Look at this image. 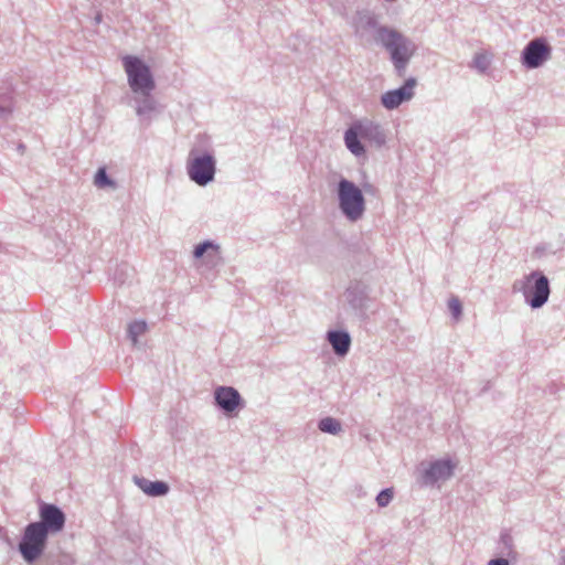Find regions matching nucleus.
I'll return each mask as SVG.
<instances>
[{
    "label": "nucleus",
    "instance_id": "1",
    "mask_svg": "<svg viewBox=\"0 0 565 565\" xmlns=\"http://www.w3.org/2000/svg\"><path fill=\"white\" fill-rule=\"evenodd\" d=\"M355 34L364 36L372 33L374 41L390 54L396 74L405 75L407 66L416 52L415 43L399 31L381 25L376 15L370 11H359L353 19Z\"/></svg>",
    "mask_w": 565,
    "mask_h": 565
},
{
    "label": "nucleus",
    "instance_id": "2",
    "mask_svg": "<svg viewBox=\"0 0 565 565\" xmlns=\"http://www.w3.org/2000/svg\"><path fill=\"white\" fill-rule=\"evenodd\" d=\"M386 131L381 124L367 118L353 121L344 132V143L355 157L364 156L366 150L361 140L370 146L382 148L386 142Z\"/></svg>",
    "mask_w": 565,
    "mask_h": 565
},
{
    "label": "nucleus",
    "instance_id": "3",
    "mask_svg": "<svg viewBox=\"0 0 565 565\" xmlns=\"http://www.w3.org/2000/svg\"><path fill=\"white\" fill-rule=\"evenodd\" d=\"M512 291L522 294L525 303L532 309H540L548 301L550 280L542 271L533 270L521 279H516L512 285Z\"/></svg>",
    "mask_w": 565,
    "mask_h": 565
},
{
    "label": "nucleus",
    "instance_id": "4",
    "mask_svg": "<svg viewBox=\"0 0 565 565\" xmlns=\"http://www.w3.org/2000/svg\"><path fill=\"white\" fill-rule=\"evenodd\" d=\"M337 196L341 213L350 222H358L365 212V199L361 189L352 181L341 178L337 185Z\"/></svg>",
    "mask_w": 565,
    "mask_h": 565
},
{
    "label": "nucleus",
    "instance_id": "5",
    "mask_svg": "<svg viewBox=\"0 0 565 565\" xmlns=\"http://www.w3.org/2000/svg\"><path fill=\"white\" fill-rule=\"evenodd\" d=\"M124 70L127 74L128 85L132 93L153 92L156 82L152 72L140 57L125 55L121 58Z\"/></svg>",
    "mask_w": 565,
    "mask_h": 565
},
{
    "label": "nucleus",
    "instance_id": "6",
    "mask_svg": "<svg viewBox=\"0 0 565 565\" xmlns=\"http://www.w3.org/2000/svg\"><path fill=\"white\" fill-rule=\"evenodd\" d=\"M189 179L200 186H205L215 178L216 160L211 152L200 153L195 148L191 149L186 160Z\"/></svg>",
    "mask_w": 565,
    "mask_h": 565
},
{
    "label": "nucleus",
    "instance_id": "7",
    "mask_svg": "<svg viewBox=\"0 0 565 565\" xmlns=\"http://www.w3.org/2000/svg\"><path fill=\"white\" fill-rule=\"evenodd\" d=\"M49 534L34 522L24 527L18 550L28 564H33L44 552Z\"/></svg>",
    "mask_w": 565,
    "mask_h": 565
},
{
    "label": "nucleus",
    "instance_id": "8",
    "mask_svg": "<svg viewBox=\"0 0 565 565\" xmlns=\"http://www.w3.org/2000/svg\"><path fill=\"white\" fill-rule=\"evenodd\" d=\"M552 47L544 38L530 41L521 53V63L527 70L542 66L550 57Z\"/></svg>",
    "mask_w": 565,
    "mask_h": 565
},
{
    "label": "nucleus",
    "instance_id": "9",
    "mask_svg": "<svg viewBox=\"0 0 565 565\" xmlns=\"http://www.w3.org/2000/svg\"><path fill=\"white\" fill-rule=\"evenodd\" d=\"M39 516L40 520L34 523L49 535L60 533L64 529L65 513L55 504L42 503L39 509Z\"/></svg>",
    "mask_w": 565,
    "mask_h": 565
},
{
    "label": "nucleus",
    "instance_id": "10",
    "mask_svg": "<svg viewBox=\"0 0 565 565\" xmlns=\"http://www.w3.org/2000/svg\"><path fill=\"white\" fill-rule=\"evenodd\" d=\"M416 84V78L409 77L401 87L385 92L381 96L382 106L387 110H393L402 104L409 102L415 95L414 89Z\"/></svg>",
    "mask_w": 565,
    "mask_h": 565
},
{
    "label": "nucleus",
    "instance_id": "11",
    "mask_svg": "<svg viewBox=\"0 0 565 565\" xmlns=\"http://www.w3.org/2000/svg\"><path fill=\"white\" fill-rule=\"evenodd\" d=\"M455 466L449 459H439L429 463L420 476L422 486H434L438 481L449 479L454 473Z\"/></svg>",
    "mask_w": 565,
    "mask_h": 565
},
{
    "label": "nucleus",
    "instance_id": "12",
    "mask_svg": "<svg viewBox=\"0 0 565 565\" xmlns=\"http://www.w3.org/2000/svg\"><path fill=\"white\" fill-rule=\"evenodd\" d=\"M345 298L350 307L359 312H364L369 307L370 288L362 281H352L345 290Z\"/></svg>",
    "mask_w": 565,
    "mask_h": 565
},
{
    "label": "nucleus",
    "instance_id": "13",
    "mask_svg": "<svg viewBox=\"0 0 565 565\" xmlns=\"http://www.w3.org/2000/svg\"><path fill=\"white\" fill-rule=\"evenodd\" d=\"M215 404L226 414L233 413L243 402L238 391L232 386H218L214 391Z\"/></svg>",
    "mask_w": 565,
    "mask_h": 565
},
{
    "label": "nucleus",
    "instance_id": "14",
    "mask_svg": "<svg viewBox=\"0 0 565 565\" xmlns=\"http://www.w3.org/2000/svg\"><path fill=\"white\" fill-rule=\"evenodd\" d=\"M326 339L332 347L334 354L339 358H344L351 348L352 339L345 330H329Z\"/></svg>",
    "mask_w": 565,
    "mask_h": 565
},
{
    "label": "nucleus",
    "instance_id": "15",
    "mask_svg": "<svg viewBox=\"0 0 565 565\" xmlns=\"http://www.w3.org/2000/svg\"><path fill=\"white\" fill-rule=\"evenodd\" d=\"M134 94L137 116L141 119H150L151 115L158 111V103L152 92H139Z\"/></svg>",
    "mask_w": 565,
    "mask_h": 565
},
{
    "label": "nucleus",
    "instance_id": "16",
    "mask_svg": "<svg viewBox=\"0 0 565 565\" xmlns=\"http://www.w3.org/2000/svg\"><path fill=\"white\" fill-rule=\"evenodd\" d=\"M193 256L194 258H202L205 256L207 264L216 266L221 259L220 246L213 241H204L195 245Z\"/></svg>",
    "mask_w": 565,
    "mask_h": 565
},
{
    "label": "nucleus",
    "instance_id": "17",
    "mask_svg": "<svg viewBox=\"0 0 565 565\" xmlns=\"http://www.w3.org/2000/svg\"><path fill=\"white\" fill-rule=\"evenodd\" d=\"M134 480L138 488L149 497H163L170 490L169 484L164 481H151L143 477H135Z\"/></svg>",
    "mask_w": 565,
    "mask_h": 565
},
{
    "label": "nucleus",
    "instance_id": "18",
    "mask_svg": "<svg viewBox=\"0 0 565 565\" xmlns=\"http://www.w3.org/2000/svg\"><path fill=\"white\" fill-rule=\"evenodd\" d=\"M497 552L501 556H505L512 561L518 559V552L515 551L514 540L509 530H503L500 533Z\"/></svg>",
    "mask_w": 565,
    "mask_h": 565
},
{
    "label": "nucleus",
    "instance_id": "19",
    "mask_svg": "<svg viewBox=\"0 0 565 565\" xmlns=\"http://www.w3.org/2000/svg\"><path fill=\"white\" fill-rule=\"evenodd\" d=\"M318 428L322 433L330 434V435H338L342 431V425L341 423L333 418V417H323L318 422Z\"/></svg>",
    "mask_w": 565,
    "mask_h": 565
},
{
    "label": "nucleus",
    "instance_id": "20",
    "mask_svg": "<svg viewBox=\"0 0 565 565\" xmlns=\"http://www.w3.org/2000/svg\"><path fill=\"white\" fill-rule=\"evenodd\" d=\"M146 329L147 323L142 320L134 321L128 326V338L131 340L134 345L138 343V337L145 333Z\"/></svg>",
    "mask_w": 565,
    "mask_h": 565
},
{
    "label": "nucleus",
    "instance_id": "21",
    "mask_svg": "<svg viewBox=\"0 0 565 565\" xmlns=\"http://www.w3.org/2000/svg\"><path fill=\"white\" fill-rule=\"evenodd\" d=\"M94 183L97 188L111 186L115 188V181L108 177L107 171L104 167L99 168L95 174Z\"/></svg>",
    "mask_w": 565,
    "mask_h": 565
},
{
    "label": "nucleus",
    "instance_id": "22",
    "mask_svg": "<svg viewBox=\"0 0 565 565\" xmlns=\"http://www.w3.org/2000/svg\"><path fill=\"white\" fill-rule=\"evenodd\" d=\"M490 64L491 60L486 53H477L472 61V67L479 73H486Z\"/></svg>",
    "mask_w": 565,
    "mask_h": 565
},
{
    "label": "nucleus",
    "instance_id": "23",
    "mask_svg": "<svg viewBox=\"0 0 565 565\" xmlns=\"http://www.w3.org/2000/svg\"><path fill=\"white\" fill-rule=\"evenodd\" d=\"M448 308L451 312L452 318L458 321L462 315V306L460 300L457 297H452L448 301Z\"/></svg>",
    "mask_w": 565,
    "mask_h": 565
},
{
    "label": "nucleus",
    "instance_id": "24",
    "mask_svg": "<svg viewBox=\"0 0 565 565\" xmlns=\"http://www.w3.org/2000/svg\"><path fill=\"white\" fill-rule=\"evenodd\" d=\"M393 490L392 489H383L382 491H380V493L376 495V503L379 507L381 508H385L387 507L391 501L393 500Z\"/></svg>",
    "mask_w": 565,
    "mask_h": 565
},
{
    "label": "nucleus",
    "instance_id": "25",
    "mask_svg": "<svg viewBox=\"0 0 565 565\" xmlns=\"http://www.w3.org/2000/svg\"><path fill=\"white\" fill-rule=\"evenodd\" d=\"M129 270L130 268L127 264L119 265L114 274L115 281L120 285L125 284L126 278L129 276Z\"/></svg>",
    "mask_w": 565,
    "mask_h": 565
},
{
    "label": "nucleus",
    "instance_id": "26",
    "mask_svg": "<svg viewBox=\"0 0 565 565\" xmlns=\"http://www.w3.org/2000/svg\"><path fill=\"white\" fill-rule=\"evenodd\" d=\"M12 113L10 104H0V125L8 121Z\"/></svg>",
    "mask_w": 565,
    "mask_h": 565
},
{
    "label": "nucleus",
    "instance_id": "27",
    "mask_svg": "<svg viewBox=\"0 0 565 565\" xmlns=\"http://www.w3.org/2000/svg\"><path fill=\"white\" fill-rule=\"evenodd\" d=\"M509 559L510 558L500 555V557L490 559L488 565H509Z\"/></svg>",
    "mask_w": 565,
    "mask_h": 565
}]
</instances>
